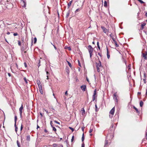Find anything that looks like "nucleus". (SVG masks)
<instances>
[{"label":"nucleus","instance_id":"obj_54","mask_svg":"<svg viewBox=\"0 0 147 147\" xmlns=\"http://www.w3.org/2000/svg\"><path fill=\"white\" fill-rule=\"evenodd\" d=\"M146 139L147 140V131H146Z\"/></svg>","mask_w":147,"mask_h":147},{"label":"nucleus","instance_id":"obj_47","mask_svg":"<svg viewBox=\"0 0 147 147\" xmlns=\"http://www.w3.org/2000/svg\"><path fill=\"white\" fill-rule=\"evenodd\" d=\"M24 66L25 67H27V64L26 63H24Z\"/></svg>","mask_w":147,"mask_h":147},{"label":"nucleus","instance_id":"obj_17","mask_svg":"<svg viewBox=\"0 0 147 147\" xmlns=\"http://www.w3.org/2000/svg\"><path fill=\"white\" fill-rule=\"evenodd\" d=\"M107 57L108 59H109L110 58V55L109 54V53L108 52V49H107Z\"/></svg>","mask_w":147,"mask_h":147},{"label":"nucleus","instance_id":"obj_59","mask_svg":"<svg viewBox=\"0 0 147 147\" xmlns=\"http://www.w3.org/2000/svg\"><path fill=\"white\" fill-rule=\"evenodd\" d=\"M40 127L39 126L37 125V129H38V128H39Z\"/></svg>","mask_w":147,"mask_h":147},{"label":"nucleus","instance_id":"obj_1","mask_svg":"<svg viewBox=\"0 0 147 147\" xmlns=\"http://www.w3.org/2000/svg\"><path fill=\"white\" fill-rule=\"evenodd\" d=\"M96 65L98 72H100L102 68L101 62L99 60L98 62H96Z\"/></svg>","mask_w":147,"mask_h":147},{"label":"nucleus","instance_id":"obj_19","mask_svg":"<svg viewBox=\"0 0 147 147\" xmlns=\"http://www.w3.org/2000/svg\"><path fill=\"white\" fill-rule=\"evenodd\" d=\"M96 96L95 95H93L92 96V101H94L95 99V98Z\"/></svg>","mask_w":147,"mask_h":147},{"label":"nucleus","instance_id":"obj_34","mask_svg":"<svg viewBox=\"0 0 147 147\" xmlns=\"http://www.w3.org/2000/svg\"><path fill=\"white\" fill-rule=\"evenodd\" d=\"M24 81L26 83H28V82H27V79H26V78L25 77L24 78Z\"/></svg>","mask_w":147,"mask_h":147},{"label":"nucleus","instance_id":"obj_11","mask_svg":"<svg viewBox=\"0 0 147 147\" xmlns=\"http://www.w3.org/2000/svg\"><path fill=\"white\" fill-rule=\"evenodd\" d=\"M146 25V23H143L141 24V30H143L144 29V27Z\"/></svg>","mask_w":147,"mask_h":147},{"label":"nucleus","instance_id":"obj_27","mask_svg":"<svg viewBox=\"0 0 147 147\" xmlns=\"http://www.w3.org/2000/svg\"><path fill=\"white\" fill-rule=\"evenodd\" d=\"M140 3H144V2H143L141 0H137Z\"/></svg>","mask_w":147,"mask_h":147},{"label":"nucleus","instance_id":"obj_55","mask_svg":"<svg viewBox=\"0 0 147 147\" xmlns=\"http://www.w3.org/2000/svg\"><path fill=\"white\" fill-rule=\"evenodd\" d=\"M8 75L10 77L11 76V74L10 73H8Z\"/></svg>","mask_w":147,"mask_h":147},{"label":"nucleus","instance_id":"obj_16","mask_svg":"<svg viewBox=\"0 0 147 147\" xmlns=\"http://www.w3.org/2000/svg\"><path fill=\"white\" fill-rule=\"evenodd\" d=\"M140 105L141 107H142L143 105V102L142 100H141L140 102Z\"/></svg>","mask_w":147,"mask_h":147},{"label":"nucleus","instance_id":"obj_52","mask_svg":"<svg viewBox=\"0 0 147 147\" xmlns=\"http://www.w3.org/2000/svg\"><path fill=\"white\" fill-rule=\"evenodd\" d=\"M68 49L69 50H71V48L70 47H68Z\"/></svg>","mask_w":147,"mask_h":147},{"label":"nucleus","instance_id":"obj_3","mask_svg":"<svg viewBox=\"0 0 147 147\" xmlns=\"http://www.w3.org/2000/svg\"><path fill=\"white\" fill-rule=\"evenodd\" d=\"M115 111V107H114L109 112L110 114L109 115V116L110 117L112 118L113 117V115Z\"/></svg>","mask_w":147,"mask_h":147},{"label":"nucleus","instance_id":"obj_53","mask_svg":"<svg viewBox=\"0 0 147 147\" xmlns=\"http://www.w3.org/2000/svg\"><path fill=\"white\" fill-rule=\"evenodd\" d=\"M110 36L112 38V37H113V36H112V34H111L110 35Z\"/></svg>","mask_w":147,"mask_h":147},{"label":"nucleus","instance_id":"obj_5","mask_svg":"<svg viewBox=\"0 0 147 147\" xmlns=\"http://www.w3.org/2000/svg\"><path fill=\"white\" fill-rule=\"evenodd\" d=\"M20 3L23 7H25L26 6V3L25 0H21Z\"/></svg>","mask_w":147,"mask_h":147},{"label":"nucleus","instance_id":"obj_39","mask_svg":"<svg viewBox=\"0 0 147 147\" xmlns=\"http://www.w3.org/2000/svg\"><path fill=\"white\" fill-rule=\"evenodd\" d=\"M27 140H30V137L29 136H27Z\"/></svg>","mask_w":147,"mask_h":147},{"label":"nucleus","instance_id":"obj_32","mask_svg":"<svg viewBox=\"0 0 147 147\" xmlns=\"http://www.w3.org/2000/svg\"><path fill=\"white\" fill-rule=\"evenodd\" d=\"M96 90L95 89L94 91V94L93 95H96Z\"/></svg>","mask_w":147,"mask_h":147},{"label":"nucleus","instance_id":"obj_62","mask_svg":"<svg viewBox=\"0 0 147 147\" xmlns=\"http://www.w3.org/2000/svg\"><path fill=\"white\" fill-rule=\"evenodd\" d=\"M16 67H17V68H18V65L17 64H16Z\"/></svg>","mask_w":147,"mask_h":147},{"label":"nucleus","instance_id":"obj_9","mask_svg":"<svg viewBox=\"0 0 147 147\" xmlns=\"http://www.w3.org/2000/svg\"><path fill=\"white\" fill-rule=\"evenodd\" d=\"M114 97L113 98L117 102V93H115L113 94Z\"/></svg>","mask_w":147,"mask_h":147},{"label":"nucleus","instance_id":"obj_36","mask_svg":"<svg viewBox=\"0 0 147 147\" xmlns=\"http://www.w3.org/2000/svg\"><path fill=\"white\" fill-rule=\"evenodd\" d=\"M92 131H93L92 129L90 128V130H89V132L90 133H91L92 132Z\"/></svg>","mask_w":147,"mask_h":147},{"label":"nucleus","instance_id":"obj_29","mask_svg":"<svg viewBox=\"0 0 147 147\" xmlns=\"http://www.w3.org/2000/svg\"><path fill=\"white\" fill-rule=\"evenodd\" d=\"M17 120V117L16 116H15V123H16V121Z\"/></svg>","mask_w":147,"mask_h":147},{"label":"nucleus","instance_id":"obj_43","mask_svg":"<svg viewBox=\"0 0 147 147\" xmlns=\"http://www.w3.org/2000/svg\"><path fill=\"white\" fill-rule=\"evenodd\" d=\"M98 55H99L100 57H102V55H101V53H98Z\"/></svg>","mask_w":147,"mask_h":147},{"label":"nucleus","instance_id":"obj_56","mask_svg":"<svg viewBox=\"0 0 147 147\" xmlns=\"http://www.w3.org/2000/svg\"><path fill=\"white\" fill-rule=\"evenodd\" d=\"M7 34L8 35H9L10 34V33L8 32H7Z\"/></svg>","mask_w":147,"mask_h":147},{"label":"nucleus","instance_id":"obj_50","mask_svg":"<svg viewBox=\"0 0 147 147\" xmlns=\"http://www.w3.org/2000/svg\"><path fill=\"white\" fill-rule=\"evenodd\" d=\"M84 129V127H82V130L83 131Z\"/></svg>","mask_w":147,"mask_h":147},{"label":"nucleus","instance_id":"obj_48","mask_svg":"<svg viewBox=\"0 0 147 147\" xmlns=\"http://www.w3.org/2000/svg\"><path fill=\"white\" fill-rule=\"evenodd\" d=\"M23 128V126L22 124H21V130H22Z\"/></svg>","mask_w":147,"mask_h":147},{"label":"nucleus","instance_id":"obj_40","mask_svg":"<svg viewBox=\"0 0 147 147\" xmlns=\"http://www.w3.org/2000/svg\"><path fill=\"white\" fill-rule=\"evenodd\" d=\"M78 65L79 66H80L81 67V65L80 64V61L79 60H78Z\"/></svg>","mask_w":147,"mask_h":147},{"label":"nucleus","instance_id":"obj_12","mask_svg":"<svg viewBox=\"0 0 147 147\" xmlns=\"http://www.w3.org/2000/svg\"><path fill=\"white\" fill-rule=\"evenodd\" d=\"M147 54L144 53H142V56L145 59H147V57L146 56Z\"/></svg>","mask_w":147,"mask_h":147},{"label":"nucleus","instance_id":"obj_33","mask_svg":"<svg viewBox=\"0 0 147 147\" xmlns=\"http://www.w3.org/2000/svg\"><path fill=\"white\" fill-rule=\"evenodd\" d=\"M74 139V136H73L72 137V138L71 139V141L72 142L73 141Z\"/></svg>","mask_w":147,"mask_h":147},{"label":"nucleus","instance_id":"obj_31","mask_svg":"<svg viewBox=\"0 0 147 147\" xmlns=\"http://www.w3.org/2000/svg\"><path fill=\"white\" fill-rule=\"evenodd\" d=\"M69 128L71 130L72 132L74 130V129L72 127H69Z\"/></svg>","mask_w":147,"mask_h":147},{"label":"nucleus","instance_id":"obj_28","mask_svg":"<svg viewBox=\"0 0 147 147\" xmlns=\"http://www.w3.org/2000/svg\"><path fill=\"white\" fill-rule=\"evenodd\" d=\"M80 9H77L75 11V13H77L79 11H80Z\"/></svg>","mask_w":147,"mask_h":147},{"label":"nucleus","instance_id":"obj_2","mask_svg":"<svg viewBox=\"0 0 147 147\" xmlns=\"http://www.w3.org/2000/svg\"><path fill=\"white\" fill-rule=\"evenodd\" d=\"M88 50L90 54V58H91L92 55L93 49L91 45H89L88 46Z\"/></svg>","mask_w":147,"mask_h":147},{"label":"nucleus","instance_id":"obj_42","mask_svg":"<svg viewBox=\"0 0 147 147\" xmlns=\"http://www.w3.org/2000/svg\"><path fill=\"white\" fill-rule=\"evenodd\" d=\"M113 41L114 42H116V40H115V38L113 37H112V38Z\"/></svg>","mask_w":147,"mask_h":147},{"label":"nucleus","instance_id":"obj_26","mask_svg":"<svg viewBox=\"0 0 147 147\" xmlns=\"http://www.w3.org/2000/svg\"><path fill=\"white\" fill-rule=\"evenodd\" d=\"M34 44H35L36 43V41H37L36 38V37L34 38Z\"/></svg>","mask_w":147,"mask_h":147},{"label":"nucleus","instance_id":"obj_35","mask_svg":"<svg viewBox=\"0 0 147 147\" xmlns=\"http://www.w3.org/2000/svg\"><path fill=\"white\" fill-rule=\"evenodd\" d=\"M114 43L115 44V46L116 47H118L119 45H118L117 44V43L116 41V42H114Z\"/></svg>","mask_w":147,"mask_h":147},{"label":"nucleus","instance_id":"obj_25","mask_svg":"<svg viewBox=\"0 0 147 147\" xmlns=\"http://www.w3.org/2000/svg\"><path fill=\"white\" fill-rule=\"evenodd\" d=\"M97 46H98V48L100 50V47L99 46V42H97Z\"/></svg>","mask_w":147,"mask_h":147},{"label":"nucleus","instance_id":"obj_64","mask_svg":"<svg viewBox=\"0 0 147 147\" xmlns=\"http://www.w3.org/2000/svg\"><path fill=\"white\" fill-rule=\"evenodd\" d=\"M146 16L147 17V12L146 13Z\"/></svg>","mask_w":147,"mask_h":147},{"label":"nucleus","instance_id":"obj_60","mask_svg":"<svg viewBox=\"0 0 147 147\" xmlns=\"http://www.w3.org/2000/svg\"><path fill=\"white\" fill-rule=\"evenodd\" d=\"M140 94H141V93L140 92H138V95H139Z\"/></svg>","mask_w":147,"mask_h":147},{"label":"nucleus","instance_id":"obj_22","mask_svg":"<svg viewBox=\"0 0 147 147\" xmlns=\"http://www.w3.org/2000/svg\"><path fill=\"white\" fill-rule=\"evenodd\" d=\"M52 127L53 128V130L55 131H56L57 130L56 128L54 127H53V125H52Z\"/></svg>","mask_w":147,"mask_h":147},{"label":"nucleus","instance_id":"obj_41","mask_svg":"<svg viewBox=\"0 0 147 147\" xmlns=\"http://www.w3.org/2000/svg\"><path fill=\"white\" fill-rule=\"evenodd\" d=\"M13 34L14 36H16L18 35V34L17 33H14Z\"/></svg>","mask_w":147,"mask_h":147},{"label":"nucleus","instance_id":"obj_14","mask_svg":"<svg viewBox=\"0 0 147 147\" xmlns=\"http://www.w3.org/2000/svg\"><path fill=\"white\" fill-rule=\"evenodd\" d=\"M134 109L136 111L137 113H140V111H139L138 109L136 108L134 106Z\"/></svg>","mask_w":147,"mask_h":147},{"label":"nucleus","instance_id":"obj_37","mask_svg":"<svg viewBox=\"0 0 147 147\" xmlns=\"http://www.w3.org/2000/svg\"><path fill=\"white\" fill-rule=\"evenodd\" d=\"M18 44L19 46L21 45V42L19 40L18 41Z\"/></svg>","mask_w":147,"mask_h":147},{"label":"nucleus","instance_id":"obj_49","mask_svg":"<svg viewBox=\"0 0 147 147\" xmlns=\"http://www.w3.org/2000/svg\"><path fill=\"white\" fill-rule=\"evenodd\" d=\"M51 44H52L53 45V47H54V48L55 49V50H56L57 49V48H56V47L55 46V45H53L52 43H51Z\"/></svg>","mask_w":147,"mask_h":147},{"label":"nucleus","instance_id":"obj_21","mask_svg":"<svg viewBox=\"0 0 147 147\" xmlns=\"http://www.w3.org/2000/svg\"><path fill=\"white\" fill-rule=\"evenodd\" d=\"M17 143L18 147H20V143L18 140L17 141Z\"/></svg>","mask_w":147,"mask_h":147},{"label":"nucleus","instance_id":"obj_30","mask_svg":"<svg viewBox=\"0 0 147 147\" xmlns=\"http://www.w3.org/2000/svg\"><path fill=\"white\" fill-rule=\"evenodd\" d=\"M54 122L55 123H57V124H59V125H60V123H59V122H58V121H56V120H55V121H54Z\"/></svg>","mask_w":147,"mask_h":147},{"label":"nucleus","instance_id":"obj_51","mask_svg":"<svg viewBox=\"0 0 147 147\" xmlns=\"http://www.w3.org/2000/svg\"><path fill=\"white\" fill-rule=\"evenodd\" d=\"M65 94L66 95H67L68 93H67V91L65 92Z\"/></svg>","mask_w":147,"mask_h":147},{"label":"nucleus","instance_id":"obj_63","mask_svg":"<svg viewBox=\"0 0 147 147\" xmlns=\"http://www.w3.org/2000/svg\"><path fill=\"white\" fill-rule=\"evenodd\" d=\"M46 73H47V75H48V74H49V73L48 71H47Z\"/></svg>","mask_w":147,"mask_h":147},{"label":"nucleus","instance_id":"obj_46","mask_svg":"<svg viewBox=\"0 0 147 147\" xmlns=\"http://www.w3.org/2000/svg\"><path fill=\"white\" fill-rule=\"evenodd\" d=\"M82 147H84V142L82 144Z\"/></svg>","mask_w":147,"mask_h":147},{"label":"nucleus","instance_id":"obj_18","mask_svg":"<svg viewBox=\"0 0 147 147\" xmlns=\"http://www.w3.org/2000/svg\"><path fill=\"white\" fill-rule=\"evenodd\" d=\"M67 63L68 64V65H69V67L70 68H71L72 67V65H71V64L68 61H67Z\"/></svg>","mask_w":147,"mask_h":147},{"label":"nucleus","instance_id":"obj_4","mask_svg":"<svg viewBox=\"0 0 147 147\" xmlns=\"http://www.w3.org/2000/svg\"><path fill=\"white\" fill-rule=\"evenodd\" d=\"M101 28L103 32L105 34H108L109 32V30L107 29L104 26H101Z\"/></svg>","mask_w":147,"mask_h":147},{"label":"nucleus","instance_id":"obj_10","mask_svg":"<svg viewBox=\"0 0 147 147\" xmlns=\"http://www.w3.org/2000/svg\"><path fill=\"white\" fill-rule=\"evenodd\" d=\"M23 109V105L22 104L21 105V107L19 109V111H20V115H22V110Z\"/></svg>","mask_w":147,"mask_h":147},{"label":"nucleus","instance_id":"obj_57","mask_svg":"<svg viewBox=\"0 0 147 147\" xmlns=\"http://www.w3.org/2000/svg\"><path fill=\"white\" fill-rule=\"evenodd\" d=\"M40 115L41 116V117L42 116V114L41 113H40Z\"/></svg>","mask_w":147,"mask_h":147},{"label":"nucleus","instance_id":"obj_8","mask_svg":"<svg viewBox=\"0 0 147 147\" xmlns=\"http://www.w3.org/2000/svg\"><path fill=\"white\" fill-rule=\"evenodd\" d=\"M81 89L84 91L86 90V86L84 85H83L80 86Z\"/></svg>","mask_w":147,"mask_h":147},{"label":"nucleus","instance_id":"obj_45","mask_svg":"<svg viewBox=\"0 0 147 147\" xmlns=\"http://www.w3.org/2000/svg\"><path fill=\"white\" fill-rule=\"evenodd\" d=\"M95 107H96V112H97L98 110H97V105H95Z\"/></svg>","mask_w":147,"mask_h":147},{"label":"nucleus","instance_id":"obj_44","mask_svg":"<svg viewBox=\"0 0 147 147\" xmlns=\"http://www.w3.org/2000/svg\"><path fill=\"white\" fill-rule=\"evenodd\" d=\"M66 69V71L67 72V73H69V68H68L67 69V68Z\"/></svg>","mask_w":147,"mask_h":147},{"label":"nucleus","instance_id":"obj_6","mask_svg":"<svg viewBox=\"0 0 147 147\" xmlns=\"http://www.w3.org/2000/svg\"><path fill=\"white\" fill-rule=\"evenodd\" d=\"M53 147H63V146L61 144H53Z\"/></svg>","mask_w":147,"mask_h":147},{"label":"nucleus","instance_id":"obj_61","mask_svg":"<svg viewBox=\"0 0 147 147\" xmlns=\"http://www.w3.org/2000/svg\"><path fill=\"white\" fill-rule=\"evenodd\" d=\"M45 111L46 112V113H47V114H48V113H49V112H48V111H47V110H45Z\"/></svg>","mask_w":147,"mask_h":147},{"label":"nucleus","instance_id":"obj_58","mask_svg":"<svg viewBox=\"0 0 147 147\" xmlns=\"http://www.w3.org/2000/svg\"><path fill=\"white\" fill-rule=\"evenodd\" d=\"M50 124L51 125V126H52V121H51L50 122Z\"/></svg>","mask_w":147,"mask_h":147},{"label":"nucleus","instance_id":"obj_13","mask_svg":"<svg viewBox=\"0 0 147 147\" xmlns=\"http://www.w3.org/2000/svg\"><path fill=\"white\" fill-rule=\"evenodd\" d=\"M108 145V142L107 140H106L105 141V143L104 147H107Z\"/></svg>","mask_w":147,"mask_h":147},{"label":"nucleus","instance_id":"obj_38","mask_svg":"<svg viewBox=\"0 0 147 147\" xmlns=\"http://www.w3.org/2000/svg\"><path fill=\"white\" fill-rule=\"evenodd\" d=\"M69 12H67V13L66 14V17L67 18L69 16Z\"/></svg>","mask_w":147,"mask_h":147},{"label":"nucleus","instance_id":"obj_23","mask_svg":"<svg viewBox=\"0 0 147 147\" xmlns=\"http://www.w3.org/2000/svg\"><path fill=\"white\" fill-rule=\"evenodd\" d=\"M104 6L105 7H107V2L106 1H105Z\"/></svg>","mask_w":147,"mask_h":147},{"label":"nucleus","instance_id":"obj_15","mask_svg":"<svg viewBox=\"0 0 147 147\" xmlns=\"http://www.w3.org/2000/svg\"><path fill=\"white\" fill-rule=\"evenodd\" d=\"M72 2V1H71L69 2V3L67 4V6L68 8H69V7L71 6V3Z\"/></svg>","mask_w":147,"mask_h":147},{"label":"nucleus","instance_id":"obj_24","mask_svg":"<svg viewBox=\"0 0 147 147\" xmlns=\"http://www.w3.org/2000/svg\"><path fill=\"white\" fill-rule=\"evenodd\" d=\"M82 141L83 142L84 140V133L83 134L82 137Z\"/></svg>","mask_w":147,"mask_h":147},{"label":"nucleus","instance_id":"obj_7","mask_svg":"<svg viewBox=\"0 0 147 147\" xmlns=\"http://www.w3.org/2000/svg\"><path fill=\"white\" fill-rule=\"evenodd\" d=\"M37 84L39 88L40 89H40L41 88V89L42 90V86H41V83L40 82V81L39 80L37 81Z\"/></svg>","mask_w":147,"mask_h":147},{"label":"nucleus","instance_id":"obj_20","mask_svg":"<svg viewBox=\"0 0 147 147\" xmlns=\"http://www.w3.org/2000/svg\"><path fill=\"white\" fill-rule=\"evenodd\" d=\"M15 131L16 132H17L18 130V127L16 125V123H15Z\"/></svg>","mask_w":147,"mask_h":147}]
</instances>
